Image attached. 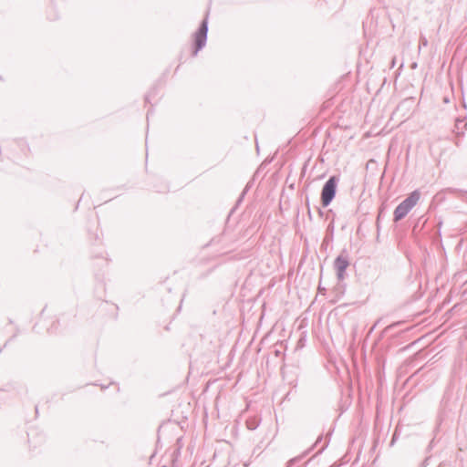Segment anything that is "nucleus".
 Returning <instances> with one entry per match:
<instances>
[{"label":"nucleus","mask_w":467,"mask_h":467,"mask_svg":"<svg viewBox=\"0 0 467 467\" xmlns=\"http://www.w3.org/2000/svg\"><path fill=\"white\" fill-rule=\"evenodd\" d=\"M348 266V261L346 257L338 256L335 261V267L339 278H343L346 269Z\"/></svg>","instance_id":"20e7f679"},{"label":"nucleus","mask_w":467,"mask_h":467,"mask_svg":"<svg viewBox=\"0 0 467 467\" xmlns=\"http://www.w3.org/2000/svg\"><path fill=\"white\" fill-rule=\"evenodd\" d=\"M337 188L336 177H331L324 185L321 192V202L323 206H327L333 200Z\"/></svg>","instance_id":"f03ea898"},{"label":"nucleus","mask_w":467,"mask_h":467,"mask_svg":"<svg viewBox=\"0 0 467 467\" xmlns=\"http://www.w3.org/2000/svg\"><path fill=\"white\" fill-rule=\"evenodd\" d=\"M206 33H207V27L205 25H202V27L199 29V31L195 34V36H194L195 45H196L195 51H198L204 45V42L206 39Z\"/></svg>","instance_id":"7ed1b4c3"},{"label":"nucleus","mask_w":467,"mask_h":467,"mask_svg":"<svg viewBox=\"0 0 467 467\" xmlns=\"http://www.w3.org/2000/svg\"><path fill=\"white\" fill-rule=\"evenodd\" d=\"M420 193L418 191L412 192L408 198L400 203L394 211V220L400 221L418 203Z\"/></svg>","instance_id":"f257e3e1"}]
</instances>
